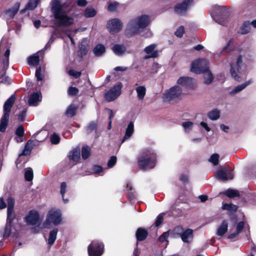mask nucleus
Returning a JSON list of instances; mask_svg holds the SVG:
<instances>
[{"label":"nucleus","mask_w":256,"mask_h":256,"mask_svg":"<svg viewBox=\"0 0 256 256\" xmlns=\"http://www.w3.org/2000/svg\"><path fill=\"white\" fill-rule=\"evenodd\" d=\"M52 10L56 20L55 25L58 27H68L74 23L72 18L68 16L64 10V6L60 1L55 0L52 6Z\"/></svg>","instance_id":"f257e3e1"},{"label":"nucleus","mask_w":256,"mask_h":256,"mask_svg":"<svg viewBox=\"0 0 256 256\" xmlns=\"http://www.w3.org/2000/svg\"><path fill=\"white\" fill-rule=\"evenodd\" d=\"M156 162V154L154 151L147 149L144 150L137 158L138 167L143 170L154 168Z\"/></svg>","instance_id":"f03ea898"},{"label":"nucleus","mask_w":256,"mask_h":256,"mask_svg":"<svg viewBox=\"0 0 256 256\" xmlns=\"http://www.w3.org/2000/svg\"><path fill=\"white\" fill-rule=\"evenodd\" d=\"M150 20L148 16L142 15L136 18L131 20L126 29V34L134 35L138 32V28H145L150 23Z\"/></svg>","instance_id":"7ed1b4c3"},{"label":"nucleus","mask_w":256,"mask_h":256,"mask_svg":"<svg viewBox=\"0 0 256 256\" xmlns=\"http://www.w3.org/2000/svg\"><path fill=\"white\" fill-rule=\"evenodd\" d=\"M191 71L196 74H202L208 72V75L204 78V83L206 84H210L214 80L213 75L209 71L208 62L206 60H198L193 62L192 64Z\"/></svg>","instance_id":"20e7f679"},{"label":"nucleus","mask_w":256,"mask_h":256,"mask_svg":"<svg viewBox=\"0 0 256 256\" xmlns=\"http://www.w3.org/2000/svg\"><path fill=\"white\" fill-rule=\"evenodd\" d=\"M15 100L16 96L12 94L5 102L4 104V114L0 120V132H4L6 129L10 112Z\"/></svg>","instance_id":"39448f33"},{"label":"nucleus","mask_w":256,"mask_h":256,"mask_svg":"<svg viewBox=\"0 0 256 256\" xmlns=\"http://www.w3.org/2000/svg\"><path fill=\"white\" fill-rule=\"evenodd\" d=\"M182 88L176 85L167 90L164 94V98L169 103L176 104L182 100Z\"/></svg>","instance_id":"423d86ee"},{"label":"nucleus","mask_w":256,"mask_h":256,"mask_svg":"<svg viewBox=\"0 0 256 256\" xmlns=\"http://www.w3.org/2000/svg\"><path fill=\"white\" fill-rule=\"evenodd\" d=\"M89 256H101L104 252V244L98 240H93L88 247Z\"/></svg>","instance_id":"0eeeda50"},{"label":"nucleus","mask_w":256,"mask_h":256,"mask_svg":"<svg viewBox=\"0 0 256 256\" xmlns=\"http://www.w3.org/2000/svg\"><path fill=\"white\" fill-rule=\"evenodd\" d=\"M122 87V82H117L110 90L104 94V98L108 102L114 100L121 94V90Z\"/></svg>","instance_id":"6e6552de"},{"label":"nucleus","mask_w":256,"mask_h":256,"mask_svg":"<svg viewBox=\"0 0 256 256\" xmlns=\"http://www.w3.org/2000/svg\"><path fill=\"white\" fill-rule=\"evenodd\" d=\"M193 0H184L181 2L177 4L174 7V12L181 16L187 14V11L193 4Z\"/></svg>","instance_id":"1a4fd4ad"},{"label":"nucleus","mask_w":256,"mask_h":256,"mask_svg":"<svg viewBox=\"0 0 256 256\" xmlns=\"http://www.w3.org/2000/svg\"><path fill=\"white\" fill-rule=\"evenodd\" d=\"M242 55H239L236 59V64L234 66V64H230V72L234 78L238 82L241 80V78L238 74L236 71L239 72L241 70V66L242 64Z\"/></svg>","instance_id":"9d476101"},{"label":"nucleus","mask_w":256,"mask_h":256,"mask_svg":"<svg viewBox=\"0 0 256 256\" xmlns=\"http://www.w3.org/2000/svg\"><path fill=\"white\" fill-rule=\"evenodd\" d=\"M61 221L62 218L60 212L58 210L49 212L46 219V222L48 224L52 223L54 225H58Z\"/></svg>","instance_id":"9b49d317"},{"label":"nucleus","mask_w":256,"mask_h":256,"mask_svg":"<svg viewBox=\"0 0 256 256\" xmlns=\"http://www.w3.org/2000/svg\"><path fill=\"white\" fill-rule=\"evenodd\" d=\"M107 28L110 32L118 33L122 29V23L119 19L114 18L108 22Z\"/></svg>","instance_id":"f8f14e48"},{"label":"nucleus","mask_w":256,"mask_h":256,"mask_svg":"<svg viewBox=\"0 0 256 256\" xmlns=\"http://www.w3.org/2000/svg\"><path fill=\"white\" fill-rule=\"evenodd\" d=\"M177 83L187 89L192 90L195 87L194 80L188 76H181L177 80Z\"/></svg>","instance_id":"ddd939ff"},{"label":"nucleus","mask_w":256,"mask_h":256,"mask_svg":"<svg viewBox=\"0 0 256 256\" xmlns=\"http://www.w3.org/2000/svg\"><path fill=\"white\" fill-rule=\"evenodd\" d=\"M216 178L222 181H226L233 178V174L231 172H229L226 168H220L216 173Z\"/></svg>","instance_id":"4468645a"},{"label":"nucleus","mask_w":256,"mask_h":256,"mask_svg":"<svg viewBox=\"0 0 256 256\" xmlns=\"http://www.w3.org/2000/svg\"><path fill=\"white\" fill-rule=\"evenodd\" d=\"M212 11L214 16H216L220 18H222L228 16V8L224 6L215 5L212 7Z\"/></svg>","instance_id":"2eb2a0df"},{"label":"nucleus","mask_w":256,"mask_h":256,"mask_svg":"<svg viewBox=\"0 0 256 256\" xmlns=\"http://www.w3.org/2000/svg\"><path fill=\"white\" fill-rule=\"evenodd\" d=\"M39 218L38 212L34 210H30L28 215L25 218L26 222L31 225L36 224L38 221Z\"/></svg>","instance_id":"dca6fc26"},{"label":"nucleus","mask_w":256,"mask_h":256,"mask_svg":"<svg viewBox=\"0 0 256 256\" xmlns=\"http://www.w3.org/2000/svg\"><path fill=\"white\" fill-rule=\"evenodd\" d=\"M20 7V3L19 2H16L12 8L6 10L4 12V14L6 16L8 20H12L14 18V16L18 12Z\"/></svg>","instance_id":"f3484780"},{"label":"nucleus","mask_w":256,"mask_h":256,"mask_svg":"<svg viewBox=\"0 0 256 256\" xmlns=\"http://www.w3.org/2000/svg\"><path fill=\"white\" fill-rule=\"evenodd\" d=\"M98 122L96 121H92L86 127V134H89L92 132H95V138H97L100 136V134L98 132Z\"/></svg>","instance_id":"a211bd4d"},{"label":"nucleus","mask_w":256,"mask_h":256,"mask_svg":"<svg viewBox=\"0 0 256 256\" xmlns=\"http://www.w3.org/2000/svg\"><path fill=\"white\" fill-rule=\"evenodd\" d=\"M148 234L146 230L142 228H138L136 232V237L137 242H142L144 240Z\"/></svg>","instance_id":"6ab92c4d"},{"label":"nucleus","mask_w":256,"mask_h":256,"mask_svg":"<svg viewBox=\"0 0 256 256\" xmlns=\"http://www.w3.org/2000/svg\"><path fill=\"white\" fill-rule=\"evenodd\" d=\"M14 218H15L14 217H7L6 224L3 234V238H8L10 236L11 234L12 224Z\"/></svg>","instance_id":"aec40b11"},{"label":"nucleus","mask_w":256,"mask_h":256,"mask_svg":"<svg viewBox=\"0 0 256 256\" xmlns=\"http://www.w3.org/2000/svg\"><path fill=\"white\" fill-rule=\"evenodd\" d=\"M8 209H7V217H14L15 218V214H14V208L15 201L12 197H9L7 199Z\"/></svg>","instance_id":"412c9836"},{"label":"nucleus","mask_w":256,"mask_h":256,"mask_svg":"<svg viewBox=\"0 0 256 256\" xmlns=\"http://www.w3.org/2000/svg\"><path fill=\"white\" fill-rule=\"evenodd\" d=\"M10 54V50L8 48L4 52V58L2 60V62H0V66H3L4 74L6 72L8 68Z\"/></svg>","instance_id":"4be33fe9"},{"label":"nucleus","mask_w":256,"mask_h":256,"mask_svg":"<svg viewBox=\"0 0 256 256\" xmlns=\"http://www.w3.org/2000/svg\"><path fill=\"white\" fill-rule=\"evenodd\" d=\"M250 26L251 24L250 21H244L238 32L240 34H248L251 30Z\"/></svg>","instance_id":"5701e85b"},{"label":"nucleus","mask_w":256,"mask_h":256,"mask_svg":"<svg viewBox=\"0 0 256 256\" xmlns=\"http://www.w3.org/2000/svg\"><path fill=\"white\" fill-rule=\"evenodd\" d=\"M40 56L38 52L36 53L28 58V63L29 65L36 66L40 63Z\"/></svg>","instance_id":"b1692460"},{"label":"nucleus","mask_w":256,"mask_h":256,"mask_svg":"<svg viewBox=\"0 0 256 256\" xmlns=\"http://www.w3.org/2000/svg\"><path fill=\"white\" fill-rule=\"evenodd\" d=\"M113 52L117 56L123 55L126 51V48L123 44H116L112 48Z\"/></svg>","instance_id":"393cba45"},{"label":"nucleus","mask_w":256,"mask_h":256,"mask_svg":"<svg viewBox=\"0 0 256 256\" xmlns=\"http://www.w3.org/2000/svg\"><path fill=\"white\" fill-rule=\"evenodd\" d=\"M41 100L40 94L34 92L32 94L28 100V104L30 106H36L37 103Z\"/></svg>","instance_id":"a878e982"},{"label":"nucleus","mask_w":256,"mask_h":256,"mask_svg":"<svg viewBox=\"0 0 256 256\" xmlns=\"http://www.w3.org/2000/svg\"><path fill=\"white\" fill-rule=\"evenodd\" d=\"M228 222L224 220L217 229L216 234L220 236H223L228 232Z\"/></svg>","instance_id":"bb28decb"},{"label":"nucleus","mask_w":256,"mask_h":256,"mask_svg":"<svg viewBox=\"0 0 256 256\" xmlns=\"http://www.w3.org/2000/svg\"><path fill=\"white\" fill-rule=\"evenodd\" d=\"M180 238L184 242H189L188 239L193 238V230L192 229L187 228L186 230L183 231Z\"/></svg>","instance_id":"cd10ccee"},{"label":"nucleus","mask_w":256,"mask_h":256,"mask_svg":"<svg viewBox=\"0 0 256 256\" xmlns=\"http://www.w3.org/2000/svg\"><path fill=\"white\" fill-rule=\"evenodd\" d=\"M88 44L84 43H82L79 45L78 50V56L79 58L82 59L88 54Z\"/></svg>","instance_id":"c85d7f7f"},{"label":"nucleus","mask_w":256,"mask_h":256,"mask_svg":"<svg viewBox=\"0 0 256 256\" xmlns=\"http://www.w3.org/2000/svg\"><path fill=\"white\" fill-rule=\"evenodd\" d=\"M134 132V124L132 122H129L126 129V133L122 138V142H124L126 139L130 138L133 134Z\"/></svg>","instance_id":"c756f323"},{"label":"nucleus","mask_w":256,"mask_h":256,"mask_svg":"<svg viewBox=\"0 0 256 256\" xmlns=\"http://www.w3.org/2000/svg\"><path fill=\"white\" fill-rule=\"evenodd\" d=\"M34 142L32 140H28L25 145L24 150L20 154V156H27L30 154L31 151L32 149V143Z\"/></svg>","instance_id":"7c9ffc66"},{"label":"nucleus","mask_w":256,"mask_h":256,"mask_svg":"<svg viewBox=\"0 0 256 256\" xmlns=\"http://www.w3.org/2000/svg\"><path fill=\"white\" fill-rule=\"evenodd\" d=\"M2 68V70L0 71V82L6 84H10L12 83V80L8 76H6V72L4 74L3 66Z\"/></svg>","instance_id":"2f4dec72"},{"label":"nucleus","mask_w":256,"mask_h":256,"mask_svg":"<svg viewBox=\"0 0 256 256\" xmlns=\"http://www.w3.org/2000/svg\"><path fill=\"white\" fill-rule=\"evenodd\" d=\"M233 38H230L227 44L224 47L221 53L228 54L234 50Z\"/></svg>","instance_id":"473e14b6"},{"label":"nucleus","mask_w":256,"mask_h":256,"mask_svg":"<svg viewBox=\"0 0 256 256\" xmlns=\"http://www.w3.org/2000/svg\"><path fill=\"white\" fill-rule=\"evenodd\" d=\"M78 106L74 104H70L68 106L66 111V114L68 117H73L76 114Z\"/></svg>","instance_id":"72a5a7b5"},{"label":"nucleus","mask_w":256,"mask_h":256,"mask_svg":"<svg viewBox=\"0 0 256 256\" xmlns=\"http://www.w3.org/2000/svg\"><path fill=\"white\" fill-rule=\"evenodd\" d=\"M93 51L96 56H100L106 52V48L104 44H98L94 48Z\"/></svg>","instance_id":"f704fd0d"},{"label":"nucleus","mask_w":256,"mask_h":256,"mask_svg":"<svg viewBox=\"0 0 256 256\" xmlns=\"http://www.w3.org/2000/svg\"><path fill=\"white\" fill-rule=\"evenodd\" d=\"M184 228L181 226H176L170 232V234L174 238L180 237Z\"/></svg>","instance_id":"c9c22d12"},{"label":"nucleus","mask_w":256,"mask_h":256,"mask_svg":"<svg viewBox=\"0 0 256 256\" xmlns=\"http://www.w3.org/2000/svg\"><path fill=\"white\" fill-rule=\"evenodd\" d=\"M207 116L211 120H216L220 117V111L217 109H214L209 112L207 114Z\"/></svg>","instance_id":"e433bc0d"},{"label":"nucleus","mask_w":256,"mask_h":256,"mask_svg":"<svg viewBox=\"0 0 256 256\" xmlns=\"http://www.w3.org/2000/svg\"><path fill=\"white\" fill-rule=\"evenodd\" d=\"M58 232V228H54L52 230H51L50 232L49 237L48 239V243L49 244L52 245L54 244Z\"/></svg>","instance_id":"4c0bfd02"},{"label":"nucleus","mask_w":256,"mask_h":256,"mask_svg":"<svg viewBox=\"0 0 256 256\" xmlns=\"http://www.w3.org/2000/svg\"><path fill=\"white\" fill-rule=\"evenodd\" d=\"M136 92L138 94V97L139 100H142L146 93V88L144 86H138L136 89Z\"/></svg>","instance_id":"58836bf2"},{"label":"nucleus","mask_w":256,"mask_h":256,"mask_svg":"<svg viewBox=\"0 0 256 256\" xmlns=\"http://www.w3.org/2000/svg\"><path fill=\"white\" fill-rule=\"evenodd\" d=\"M96 14V11L92 7H87L84 10V16L86 18H93Z\"/></svg>","instance_id":"ea45409f"},{"label":"nucleus","mask_w":256,"mask_h":256,"mask_svg":"<svg viewBox=\"0 0 256 256\" xmlns=\"http://www.w3.org/2000/svg\"><path fill=\"white\" fill-rule=\"evenodd\" d=\"M222 208L223 210H228L231 212H235L237 211L238 206L236 205L232 204H224L222 206Z\"/></svg>","instance_id":"a19ab883"},{"label":"nucleus","mask_w":256,"mask_h":256,"mask_svg":"<svg viewBox=\"0 0 256 256\" xmlns=\"http://www.w3.org/2000/svg\"><path fill=\"white\" fill-rule=\"evenodd\" d=\"M224 194L229 198H234L240 196L238 190L230 188L225 191Z\"/></svg>","instance_id":"79ce46f5"},{"label":"nucleus","mask_w":256,"mask_h":256,"mask_svg":"<svg viewBox=\"0 0 256 256\" xmlns=\"http://www.w3.org/2000/svg\"><path fill=\"white\" fill-rule=\"evenodd\" d=\"M40 0H29L26 4V8L29 10H34L38 6Z\"/></svg>","instance_id":"37998d69"},{"label":"nucleus","mask_w":256,"mask_h":256,"mask_svg":"<svg viewBox=\"0 0 256 256\" xmlns=\"http://www.w3.org/2000/svg\"><path fill=\"white\" fill-rule=\"evenodd\" d=\"M90 148L88 146H84L82 149V156L84 160L87 159L90 156Z\"/></svg>","instance_id":"c03bdc74"},{"label":"nucleus","mask_w":256,"mask_h":256,"mask_svg":"<svg viewBox=\"0 0 256 256\" xmlns=\"http://www.w3.org/2000/svg\"><path fill=\"white\" fill-rule=\"evenodd\" d=\"M34 178L33 171L32 168H29L24 172V178L28 182H30Z\"/></svg>","instance_id":"a18cd8bd"},{"label":"nucleus","mask_w":256,"mask_h":256,"mask_svg":"<svg viewBox=\"0 0 256 256\" xmlns=\"http://www.w3.org/2000/svg\"><path fill=\"white\" fill-rule=\"evenodd\" d=\"M249 82H245L244 84H242L240 85H238L234 89L232 90L231 92V93L232 94H236L238 92H240L242 90H244L248 84Z\"/></svg>","instance_id":"49530a36"},{"label":"nucleus","mask_w":256,"mask_h":256,"mask_svg":"<svg viewBox=\"0 0 256 256\" xmlns=\"http://www.w3.org/2000/svg\"><path fill=\"white\" fill-rule=\"evenodd\" d=\"M78 92L79 90L77 88L72 86H70L68 90V95L72 96H77Z\"/></svg>","instance_id":"de8ad7c7"},{"label":"nucleus","mask_w":256,"mask_h":256,"mask_svg":"<svg viewBox=\"0 0 256 256\" xmlns=\"http://www.w3.org/2000/svg\"><path fill=\"white\" fill-rule=\"evenodd\" d=\"M219 157L218 154H214L210 156L209 161L214 166H216L218 164Z\"/></svg>","instance_id":"09e8293b"},{"label":"nucleus","mask_w":256,"mask_h":256,"mask_svg":"<svg viewBox=\"0 0 256 256\" xmlns=\"http://www.w3.org/2000/svg\"><path fill=\"white\" fill-rule=\"evenodd\" d=\"M60 137L58 134L54 133L50 136V142L52 144H57L60 142Z\"/></svg>","instance_id":"8fccbe9b"},{"label":"nucleus","mask_w":256,"mask_h":256,"mask_svg":"<svg viewBox=\"0 0 256 256\" xmlns=\"http://www.w3.org/2000/svg\"><path fill=\"white\" fill-rule=\"evenodd\" d=\"M118 5L119 3L116 2L110 3L108 6V10L110 12H114L116 11Z\"/></svg>","instance_id":"3c124183"},{"label":"nucleus","mask_w":256,"mask_h":256,"mask_svg":"<svg viewBox=\"0 0 256 256\" xmlns=\"http://www.w3.org/2000/svg\"><path fill=\"white\" fill-rule=\"evenodd\" d=\"M27 110L24 109L20 112L18 115V118L20 122H23L25 120Z\"/></svg>","instance_id":"603ef678"},{"label":"nucleus","mask_w":256,"mask_h":256,"mask_svg":"<svg viewBox=\"0 0 256 256\" xmlns=\"http://www.w3.org/2000/svg\"><path fill=\"white\" fill-rule=\"evenodd\" d=\"M24 129L22 125H20L16 128L15 134L19 137H22L24 135Z\"/></svg>","instance_id":"864d4df0"},{"label":"nucleus","mask_w":256,"mask_h":256,"mask_svg":"<svg viewBox=\"0 0 256 256\" xmlns=\"http://www.w3.org/2000/svg\"><path fill=\"white\" fill-rule=\"evenodd\" d=\"M117 160V158L115 156H112L108 160L107 166L109 168H112L116 164Z\"/></svg>","instance_id":"5fc2aeb1"},{"label":"nucleus","mask_w":256,"mask_h":256,"mask_svg":"<svg viewBox=\"0 0 256 256\" xmlns=\"http://www.w3.org/2000/svg\"><path fill=\"white\" fill-rule=\"evenodd\" d=\"M66 182H62L61 183V184H60V194H62V198H63V200L64 201V202H68V199H64V194L66 192Z\"/></svg>","instance_id":"6e6d98bb"},{"label":"nucleus","mask_w":256,"mask_h":256,"mask_svg":"<svg viewBox=\"0 0 256 256\" xmlns=\"http://www.w3.org/2000/svg\"><path fill=\"white\" fill-rule=\"evenodd\" d=\"M41 72L42 68L40 66L36 69L35 74L36 78L38 81H42L43 80V76Z\"/></svg>","instance_id":"4d7b16f0"},{"label":"nucleus","mask_w":256,"mask_h":256,"mask_svg":"<svg viewBox=\"0 0 256 256\" xmlns=\"http://www.w3.org/2000/svg\"><path fill=\"white\" fill-rule=\"evenodd\" d=\"M184 33V26H179L177 29L176 30L175 32V35L178 37V38H182L183 36V34Z\"/></svg>","instance_id":"13d9d810"},{"label":"nucleus","mask_w":256,"mask_h":256,"mask_svg":"<svg viewBox=\"0 0 256 256\" xmlns=\"http://www.w3.org/2000/svg\"><path fill=\"white\" fill-rule=\"evenodd\" d=\"M156 47V45L154 44H150L148 46H146L144 50V51L148 54H152L153 52H154L155 50H154V48Z\"/></svg>","instance_id":"bf43d9fd"},{"label":"nucleus","mask_w":256,"mask_h":256,"mask_svg":"<svg viewBox=\"0 0 256 256\" xmlns=\"http://www.w3.org/2000/svg\"><path fill=\"white\" fill-rule=\"evenodd\" d=\"M164 221V216L162 214H159L156 218V220L154 222L155 226L158 227L160 226Z\"/></svg>","instance_id":"052dcab7"},{"label":"nucleus","mask_w":256,"mask_h":256,"mask_svg":"<svg viewBox=\"0 0 256 256\" xmlns=\"http://www.w3.org/2000/svg\"><path fill=\"white\" fill-rule=\"evenodd\" d=\"M80 158V152L76 150H73L70 156V159L74 160H78Z\"/></svg>","instance_id":"680f3d73"},{"label":"nucleus","mask_w":256,"mask_h":256,"mask_svg":"<svg viewBox=\"0 0 256 256\" xmlns=\"http://www.w3.org/2000/svg\"><path fill=\"white\" fill-rule=\"evenodd\" d=\"M68 73L75 78H78L82 75L81 72H77L73 70H70Z\"/></svg>","instance_id":"e2e57ef3"},{"label":"nucleus","mask_w":256,"mask_h":256,"mask_svg":"<svg viewBox=\"0 0 256 256\" xmlns=\"http://www.w3.org/2000/svg\"><path fill=\"white\" fill-rule=\"evenodd\" d=\"M168 232H164L158 238V240L160 242H164L166 241L168 236Z\"/></svg>","instance_id":"0e129e2a"},{"label":"nucleus","mask_w":256,"mask_h":256,"mask_svg":"<svg viewBox=\"0 0 256 256\" xmlns=\"http://www.w3.org/2000/svg\"><path fill=\"white\" fill-rule=\"evenodd\" d=\"M92 170L94 172V174H100L102 172L103 170V168L102 166L98 165H94L92 166Z\"/></svg>","instance_id":"69168bd1"},{"label":"nucleus","mask_w":256,"mask_h":256,"mask_svg":"<svg viewBox=\"0 0 256 256\" xmlns=\"http://www.w3.org/2000/svg\"><path fill=\"white\" fill-rule=\"evenodd\" d=\"M244 226V222L243 221H241L238 222L236 225V231L239 232L240 234Z\"/></svg>","instance_id":"338daca9"},{"label":"nucleus","mask_w":256,"mask_h":256,"mask_svg":"<svg viewBox=\"0 0 256 256\" xmlns=\"http://www.w3.org/2000/svg\"><path fill=\"white\" fill-rule=\"evenodd\" d=\"M193 124V122H186L182 123L183 127L186 128H190Z\"/></svg>","instance_id":"774afa93"}]
</instances>
